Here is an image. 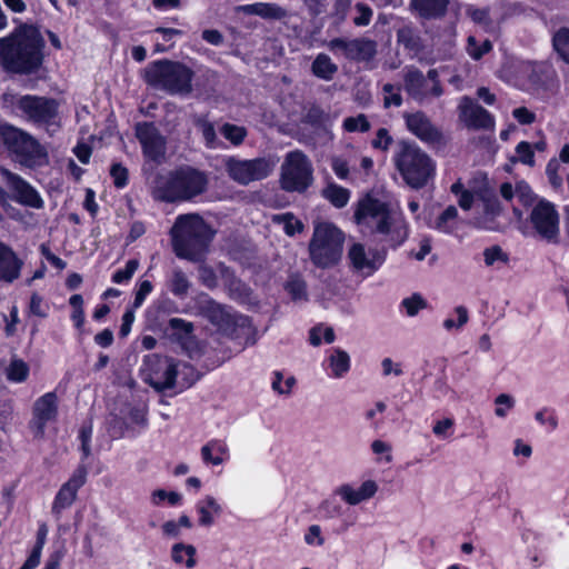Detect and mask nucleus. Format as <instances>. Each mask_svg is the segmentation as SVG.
<instances>
[{
    "mask_svg": "<svg viewBox=\"0 0 569 569\" xmlns=\"http://www.w3.org/2000/svg\"><path fill=\"white\" fill-rule=\"evenodd\" d=\"M355 9L357 11V16L352 20L353 24L357 27L368 26L373 14L372 9L368 4L361 2L357 3Z\"/></svg>",
    "mask_w": 569,
    "mask_h": 569,
    "instance_id": "obj_47",
    "label": "nucleus"
},
{
    "mask_svg": "<svg viewBox=\"0 0 569 569\" xmlns=\"http://www.w3.org/2000/svg\"><path fill=\"white\" fill-rule=\"evenodd\" d=\"M247 16H258L267 20H282L288 17V11L274 2H256L239 6L236 9Z\"/></svg>",
    "mask_w": 569,
    "mask_h": 569,
    "instance_id": "obj_26",
    "label": "nucleus"
},
{
    "mask_svg": "<svg viewBox=\"0 0 569 569\" xmlns=\"http://www.w3.org/2000/svg\"><path fill=\"white\" fill-rule=\"evenodd\" d=\"M391 446L382 440H373L371 443V450L376 455H385V461L387 463L392 461Z\"/></svg>",
    "mask_w": 569,
    "mask_h": 569,
    "instance_id": "obj_63",
    "label": "nucleus"
},
{
    "mask_svg": "<svg viewBox=\"0 0 569 569\" xmlns=\"http://www.w3.org/2000/svg\"><path fill=\"white\" fill-rule=\"evenodd\" d=\"M88 469L86 466L80 465L70 479L62 485L60 490L58 491L53 505L52 511L54 513H60L61 510L69 508L77 498L78 490L86 483L87 481Z\"/></svg>",
    "mask_w": 569,
    "mask_h": 569,
    "instance_id": "obj_22",
    "label": "nucleus"
},
{
    "mask_svg": "<svg viewBox=\"0 0 569 569\" xmlns=\"http://www.w3.org/2000/svg\"><path fill=\"white\" fill-rule=\"evenodd\" d=\"M199 513V525L202 527H211L214 523V518L222 512L221 506L214 497L206 496L203 500L197 505Z\"/></svg>",
    "mask_w": 569,
    "mask_h": 569,
    "instance_id": "obj_28",
    "label": "nucleus"
},
{
    "mask_svg": "<svg viewBox=\"0 0 569 569\" xmlns=\"http://www.w3.org/2000/svg\"><path fill=\"white\" fill-rule=\"evenodd\" d=\"M200 282L209 289H212L218 283V278L213 269L207 264H201L198 268Z\"/></svg>",
    "mask_w": 569,
    "mask_h": 569,
    "instance_id": "obj_51",
    "label": "nucleus"
},
{
    "mask_svg": "<svg viewBox=\"0 0 569 569\" xmlns=\"http://www.w3.org/2000/svg\"><path fill=\"white\" fill-rule=\"evenodd\" d=\"M284 288L293 301H307V283L300 276H290Z\"/></svg>",
    "mask_w": 569,
    "mask_h": 569,
    "instance_id": "obj_35",
    "label": "nucleus"
},
{
    "mask_svg": "<svg viewBox=\"0 0 569 569\" xmlns=\"http://www.w3.org/2000/svg\"><path fill=\"white\" fill-rule=\"evenodd\" d=\"M458 217V210L455 206L447 207L443 212L437 218L435 228L443 233L452 231L451 222Z\"/></svg>",
    "mask_w": 569,
    "mask_h": 569,
    "instance_id": "obj_41",
    "label": "nucleus"
},
{
    "mask_svg": "<svg viewBox=\"0 0 569 569\" xmlns=\"http://www.w3.org/2000/svg\"><path fill=\"white\" fill-rule=\"evenodd\" d=\"M139 267V262L136 259L129 260L126 263L123 269L117 270L112 277V281L116 283H121L123 281H128L131 279L133 273L137 271Z\"/></svg>",
    "mask_w": 569,
    "mask_h": 569,
    "instance_id": "obj_48",
    "label": "nucleus"
},
{
    "mask_svg": "<svg viewBox=\"0 0 569 569\" xmlns=\"http://www.w3.org/2000/svg\"><path fill=\"white\" fill-rule=\"evenodd\" d=\"M58 416V396L56 392H47L38 398L32 407V419L29 427L36 437L44 435L46 426L56 421Z\"/></svg>",
    "mask_w": 569,
    "mask_h": 569,
    "instance_id": "obj_16",
    "label": "nucleus"
},
{
    "mask_svg": "<svg viewBox=\"0 0 569 569\" xmlns=\"http://www.w3.org/2000/svg\"><path fill=\"white\" fill-rule=\"evenodd\" d=\"M192 77L193 72L188 67L168 60L151 63L144 72L149 84L172 94H189L192 91Z\"/></svg>",
    "mask_w": 569,
    "mask_h": 569,
    "instance_id": "obj_8",
    "label": "nucleus"
},
{
    "mask_svg": "<svg viewBox=\"0 0 569 569\" xmlns=\"http://www.w3.org/2000/svg\"><path fill=\"white\" fill-rule=\"evenodd\" d=\"M313 182V168L310 159L300 150L286 154L280 168V186L288 192H303Z\"/></svg>",
    "mask_w": 569,
    "mask_h": 569,
    "instance_id": "obj_9",
    "label": "nucleus"
},
{
    "mask_svg": "<svg viewBox=\"0 0 569 569\" xmlns=\"http://www.w3.org/2000/svg\"><path fill=\"white\" fill-rule=\"evenodd\" d=\"M403 81L406 92L419 103H423L431 97L437 98L442 94L436 69H430L427 76H423L417 68H407Z\"/></svg>",
    "mask_w": 569,
    "mask_h": 569,
    "instance_id": "obj_12",
    "label": "nucleus"
},
{
    "mask_svg": "<svg viewBox=\"0 0 569 569\" xmlns=\"http://www.w3.org/2000/svg\"><path fill=\"white\" fill-rule=\"evenodd\" d=\"M44 39L38 28L21 24L0 38V66L7 72L31 74L43 62Z\"/></svg>",
    "mask_w": 569,
    "mask_h": 569,
    "instance_id": "obj_1",
    "label": "nucleus"
},
{
    "mask_svg": "<svg viewBox=\"0 0 569 569\" xmlns=\"http://www.w3.org/2000/svg\"><path fill=\"white\" fill-rule=\"evenodd\" d=\"M272 221L274 223L282 224L286 234L289 237L300 233L303 230V223L290 212L276 214L273 216Z\"/></svg>",
    "mask_w": 569,
    "mask_h": 569,
    "instance_id": "obj_37",
    "label": "nucleus"
},
{
    "mask_svg": "<svg viewBox=\"0 0 569 569\" xmlns=\"http://www.w3.org/2000/svg\"><path fill=\"white\" fill-rule=\"evenodd\" d=\"M559 169H560V162L555 158L548 162L547 168H546V173L549 179V182L556 189H558L562 186V179L558 174Z\"/></svg>",
    "mask_w": 569,
    "mask_h": 569,
    "instance_id": "obj_53",
    "label": "nucleus"
},
{
    "mask_svg": "<svg viewBox=\"0 0 569 569\" xmlns=\"http://www.w3.org/2000/svg\"><path fill=\"white\" fill-rule=\"evenodd\" d=\"M495 402H496V405L499 406V407L496 408L495 412L500 418L506 417L507 409H511L513 407V405H515V400L512 399V397L507 395V393L499 395L496 398Z\"/></svg>",
    "mask_w": 569,
    "mask_h": 569,
    "instance_id": "obj_59",
    "label": "nucleus"
},
{
    "mask_svg": "<svg viewBox=\"0 0 569 569\" xmlns=\"http://www.w3.org/2000/svg\"><path fill=\"white\" fill-rule=\"evenodd\" d=\"M512 116L521 124H530L536 120V114L526 107L516 108L512 111Z\"/></svg>",
    "mask_w": 569,
    "mask_h": 569,
    "instance_id": "obj_64",
    "label": "nucleus"
},
{
    "mask_svg": "<svg viewBox=\"0 0 569 569\" xmlns=\"http://www.w3.org/2000/svg\"><path fill=\"white\" fill-rule=\"evenodd\" d=\"M170 234L178 258L199 262L208 252L214 231L198 213H187L177 217Z\"/></svg>",
    "mask_w": 569,
    "mask_h": 569,
    "instance_id": "obj_3",
    "label": "nucleus"
},
{
    "mask_svg": "<svg viewBox=\"0 0 569 569\" xmlns=\"http://www.w3.org/2000/svg\"><path fill=\"white\" fill-rule=\"evenodd\" d=\"M530 223L536 234L550 243L559 241V214L548 201H539L531 210Z\"/></svg>",
    "mask_w": 569,
    "mask_h": 569,
    "instance_id": "obj_13",
    "label": "nucleus"
},
{
    "mask_svg": "<svg viewBox=\"0 0 569 569\" xmlns=\"http://www.w3.org/2000/svg\"><path fill=\"white\" fill-rule=\"evenodd\" d=\"M393 139L389 134L388 130L386 128H380L376 133V138L372 140V147L387 151Z\"/></svg>",
    "mask_w": 569,
    "mask_h": 569,
    "instance_id": "obj_57",
    "label": "nucleus"
},
{
    "mask_svg": "<svg viewBox=\"0 0 569 569\" xmlns=\"http://www.w3.org/2000/svg\"><path fill=\"white\" fill-rule=\"evenodd\" d=\"M136 136L147 158L160 161L164 157L166 139L153 123H138L136 126Z\"/></svg>",
    "mask_w": 569,
    "mask_h": 569,
    "instance_id": "obj_20",
    "label": "nucleus"
},
{
    "mask_svg": "<svg viewBox=\"0 0 569 569\" xmlns=\"http://www.w3.org/2000/svg\"><path fill=\"white\" fill-rule=\"evenodd\" d=\"M327 47L330 51H340L345 58L357 62H370L378 53L377 41L366 37L335 38L328 42Z\"/></svg>",
    "mask_w": 569,
    "mask_h": 569,
    "instance_id": "obj_14",
    "label": "nucleus"
},
{
    "mask_svg": "<svg viewBox=\"0 0 569 569\" xmlns=\"http://www.w3.org/2000/svg\"><path fill=\"white\" fill-rule=\"evenodd\" d=\"M196 126L200 130L206 141V146L211 149L216 148L218 144V139L213 124L204 118H198L196 120Z\"/></svg>",
    "mask_w": 569,
    "mask_h": 569,
    "instance_id": "obj_43",
    "label": "nucleus"
},
{
    "mask_svg": "<svg viewBox=\"0 0 569 569\" xmlns=\"http://www.w3.org/2000/svg\"><path fill=\"white\" fill-rule=\"evenodd\" d=\"M29 375L28 365L21 359H12L6 370L7 379L13 382H23Z\"/></svg>",
    "mask_w": 569,
    "mask_h": 569,
    "instance_id": "obj_39",
    "label": "nucleus"
},
{
    "mask_svg": "<svg viewBox=\"0 0 569 569\" xmlns=\"http://www.w3.org/2000/svg\"><path fill=\"white\" fill-rule=\"evenodd\" d=\"M492 50V42L489 39H485L479 42L475 36L467 38L466 51L469 57L473 60H480L485 54Z\"/></svg>",
    "mask_w": 569,
    "mask_h": 569,
    "instance_id": "obj_38",
    "label": "nucleus"
},
{
    "mask_svg": "<svg viewBox=\"0 0 569 569\" xmlns=\"http://www.w3.org/2000/svg\"><path fill=\"white\" fill-rule=\"evenodd\" d=\"M516 152L518 154L519 161H521L522 163L528 166L535 164L533 151L529 142L521 141L520 143H518Z\"/></svg>",
    "mask_w": 569,
    "mask_h": 569,
    "instance_id": "obj_54",
    "label": "nucleus"
},
{
    "mask_svg": "<svg viewBox=\"0 0 569 569\" xmlns=\"http://www.w3.org/2000/svg\"><path fill=\"white\" fill-rule=\"evenodd\" d=\"M322 196L336 208H343L350 199V191L343 187L331 183L322 190Z\"/></svg>",
    "mask_w": 569,
    "mask_h": 569,
    "instance_id": "obj_33",
    "label": "nucleus"
},
{
    "mask_svg": "<svg viewBox=\"0 0 569 569\" xmlns=\"http://www.w3.org/2000/svg\"><path fill=\"white\" fill-rule=\"evenodd\" d=\"M1 174L7 186L14 192L18 202L36 209L43 207L40 194L26 180L6 169L1 170Z\"/></svg>",
    "mask_w": 569,
    "mask_h": 569,
    "instance_id": "obj_23",
    "label": "nucleus"
},
{
    "mask_svg": "<svg viewBox=\"0 0 569 569\" xmlns=\"http://www.w3.org/2000/svg\"><path fill=\"white\" fill-rule=\"evenodd\" d=\"M212 447H213V445H209V443H206L204 446H202L201 458H202L203 462H206V463H211L213 466H220L223 463L224 458L221 456H214L213 455L214 451H213Z\"/></svg>",
    "mask_w": 569,
    "mask_h": 569,
    "instance_id": "obj_62",
    "label": "nucleus"
},
{
    "mask_svg": "<svg viewBox=\"0 0 569 569\" xmlns=\"http://www.w3.org/2000/svg\"><path fill=\"white\" fill-rule=\"evenodd\" d=\"M222 136L229 140L231 143L238 146L242 143L247 136V130L244 127L224 123L220 129Z\"/></svg>",
    "mask_w": 569,
    "mask_h": 569,
    "instance_id": "obj_44",
    "label": "nucleus"
},
{
    "mask_svg": "<svg viewBox=\"0 0 569 569\" xmlns=\"http://www.w3.org/2000/svg\"><path fill=\"white\" fill-rule=\"evenodd\" d=\"M329 366L332 375L336 378H341L350 369V357L345 350L337 348L329 357Z\"/></svg>",
    "mask_w": 569,
    "mask_h": 569,
    "instance_id": "obj_34",
    "label": "nucleus"
},
{
    "mask_svg": "<svg viewBox=\"0 0 569 569\" xmlns=\"http://www.w3.org/2000/svg\"><path fill=\"white\" fill-rule=\"evenodd\" d=\"M207 176L191 167L180 168L168 174H158L153 181V198L166 202L187 201L203 193Z\"/></svg>",
    "mask_w": 569,
    "mask_h": 569,
    "instance_id": "obj_4",
    "label": "nucleus"
},
{
    "mask_svg": "<svg viewBox=\"0 0 569 569\" xmlns=\"http://www.w3.org/2000/svg\"><path fill=\"white\" fill-rule=\"evenodd\" d=\"M177 375L178 363L172 358L152 357L144 380L154 390L162 392L176 386Z\"/></svg>",
    "mask_w": 569,
    "mask_h": 569,
    "instance_id": "obj_15",
    "label": "nucleus"
},
{
    "mask_svg": "<svg viewBox=\"0 0 569 569\" xmlns=\"http://www.w3.org/2000/svg\"><path fill=\"white\" fill-rule=\"evenodd\" d=\"M348 259L352 270L362 276H371L385 261V252L379 250L367 251L362 243H352L348 250Z\"/></svg>",
    "mask_w": 569,
    "mask_h": 569,
    "instance_id": "obj_19",
    "label": "nucleus"
},
{
    "mask_svg": "<svg viewBox=\"0 0 569 569\" xmlns=\"http://www.w3.org/2000/svg\"><path fill=\"white\" fill-rule=\"evenodd\" d=\"M342 128L348 132H367L370 129V122L362 113L357 117H348L343 120Z\"/></svg>",
    "mask_w": 569,
    "mask_h": 569,
    "instance_id": "obj_45",
    "label": "nucleus"
},
{
    "mask_svg": "<svg viewBox=\"0 0 569 569\" xmlns=\"http://www.w3.org/2000/svg\"><path fill=\"white\" fill-rule=\"evenodd\" d=\"M23 261L18 258L14 251L0 242V281L13 282L20 277Z\"/></svg>",
    "mask_w": 569,
    "mask_h": 569,
    "instance_id": "obj_25",
    "label": "nucleus"
},
{
    "mask_svg": "<svg viewBox=\"0 0 569 569\" xmlns=\"http://www.w3.org/2000/svg\"><path fill=\"white\" fill-rule=\"evenodd\" d=\"M403 119L408 131L422 142L432 144L442 142V132L432 123L425 112H407L403 114Z\"/></svg>",
    "mask_w": 569,
    "mask_h": 569,
    "instance_id": "obj_21",
    "label": "nucleus"
},
{
    "mask_svg": "<svg viewBox=\"0 0 569 569\" xmlns=\"http://www.w3.org/2000/svg\"><path fill=\"white\" fill-rule=\"evenodd\" d=\"M198 313L209 320L220 331L229 332L236 326L234 317L220 303L212 300L207 293L196 298Z\"/></svg>",
    "mask_w": 569,
    "mask_h": 569,
    "instance_id": "obj_17",
    "label": "nucleus"
},
{
    "mask_svg": "<svg viewBox=\"0 0 569 569\" xmlns=\"http://www.w3.org/2000/svg\"><path fill=\"white\" fill-rule=\"evenodd\" d=\"M0 142L14 156L16 160L27 168L41 167L48 163V152L30 133L12 124L0 126Z\"/></svg>",
    "mask_w": 569,
    "mask_h": 569,
    "instance_id": "obj_7",
    "label": "nucleus"
},
{
    "mask_svg": "<svg viewBox=\"0 0 569 569\" xmlns=\"http://www.w3.org/2000/svg\"><path fill=\"white\" fill-rule=\"evenodd\" d=\"M169 328L173 331V335L182 343L187 345L193 341V325L192 322L186 321L181 318H171L169 320Z\"/></svg>",
    "mask_w": 569,
    "mask_h": 569,
    "instance_id": "obj_32",
    "label": "nucleus"
},
{
    "mask_svg": "<svg viewBox=\"0 0 569 569\" xmlns=\"http://www.w3.org/2000/svg\"><path fill=\"white\" fill-rule=\"evenodd\" d=\"M552 43L560 58L569 63V28L558 30L553 36Z\"/></svg>",
    "mask_w": 569,
    "mask_h": 569,
    "instance_id": "obj_40",
    "label": "nucleus"
},
{
    "mask_svg": "<svg viewBox=\"0 0 569 569\" xmlns=\"http://www.w3.org/2000/svg\"><path fill=\"white\" fill-rule=\"evenodd\" d=\"M385 93L383 103L385 107L389 108L391 106L399 107L402 103V97L398 89L395 88L391 83H386L382 88Z\"/></svg>",
    "mask_w": 569,
    "mask_h": 569,
    "instance_id": "obj_49",
    "label": "nucleus"
},
{
    "mask_svg": "<svg viewBox=\"0 0 569 569\" xmlns=\"http://www.w3.org/2000/svg\"><path fill=\"white\" fill-rule=\"evenodd\" d=\"M515 193H516V197L518 198V200L523 206L532 204L535 196H533L531 188L529 187V184L527 182H525V181L517 182V184L515 187Z\"/></svg>",
    "mask_w": 569,
    "mask_h": 569,
    "instance_id": "obj_50",
    "label": "nucleus"
},
{
    "mask_svg": "<svg viewBox=\"0 0 569 569\" xmlns=\"http://www.w3.org/2000/svg\"><path fill=\"white\" fill-rule=\"evenodd\" d=\"M401 305L409 317H415L420 310L427 307L426 300L419 293L403 299Z\"/></svg>",
    "mask_w": 569,
    "mask_h": 569,
    "instance_id": "obj_46",
    "label": "nucleus"
},
{
    "mask_svg": "<svg viewBox=\"0 0 569 569\" xmlns=\"http://www.w3.org/2000/svg\"><path fill=\"white\" fill-rule=\"evenodd\" d=\"M455 311L457 312L458 315V322L456 323L452 319H446L443 321V327L447 329V330H451L453 328H461L463 325L467 323L468 321V311L465 307L462 306H459L455 309Z\"/></svg>",
    "mask_w": 569,
    "mask_h": 569,
    "instance_id": "obj_60",
    "label": "nucleus"
},
{
    "mask_svg": "<svg viewBox=\"0 0 569 569\" xmlns=\"http://www.w3.org/2000/svg\"><path fill=\"white\" fill-rule=\"evenodd\" d=\"M355 219L358 224L371 230L377 239L390 248H397L408 237L405 222L395 217L387 202L372 194L359 200Z\"/></svg>",
    "mask_w": 569,
    "mask_h": 569,
    "instance_id": "obj_2",
    "label": "nucleus"
},
{
    "mask_svg": "<svg viewBox=\"0 0 569 569\" xmlns=\"http://www.w3.org/2000/svg\"><path fill=\"white\" fill-rule=\"evenodd\" d=\"M168 288L173 296L184 298L191 288V282L180 268H174L168 280Z\"/></svg>",
    "mask_w": 569,
    "mask_h": 569,
    "instance_id": "obj_31",
    "label": "nucleus"
},
{
    "mask_svg": "<svg viewBox=\"0 0 569 569\" xmlns=\"http://www.w3.org/2000/svg\"><path fill=\"white\" fill-rule=\"evenodd\" d=\"M320 510L325 513L327 518H336L341 516L342 507L333 499H326L320 505Z\"/></svg>",
    "mask_w": 569,
    "mask_h": 569,
    "instance_id": "obj_58",
    "label": "nucleus"
},
{
    "mask_svg": "<svg viewBox=\"0 0 569 569\" xmlns=\"http://www.w3.org/2000/svg\"><path fill=\"white\" fill-rule=\"evenodd\" d=\"M448 0H411L410 9L423 19H437L446 14Z\"/></svg>",
    "mask_w": 569,
    "mask_h": 569,
    "instance_id": "obj_27",
    "label": "nucleus"
},
{
    "mask_svg": "<svg viewBox=\"0 0 569 569\" xmlns=\"http://www.w3.org/2000/svg\"><path fill=\"white\" fill-rule=\"evenodd\" d=\"M343 241V232L333 223L328 221L316 222L308 247L311 262L321 269L336 266L342 256Z\"/></svg>",
    "mask_w": 569,
    "mask_h": 569,
    "instance_id": "obj_6",
    "label": "nucleus"
},
{
    "mask_svg": "<svg viewBox=\"0 0 569 569\" xmlns=\"http://www.w3.org/2000/svg\"><path fill=\"white\" fill-rule=\"evenodd\" d=\"M393 163L403 181L416 190L426 187L435 177L436 162L412 141H398Z\"/></svg>",
    "mask_w": 569,
    "mask_h": 569,
    "instance_id": "obj_5",
    "label": "nucleus"
},
{
    "mask_svg": "<svg viewBox=\"0 0 569 569\" xmlns=\"http://www.w3.org/2000/svg\"><path fill=\"white\" fill-rule=\"evenodd\" d=\"M311 72L315 77L319 79L330 81L338 72V66L331 60V58L328 54L319 53L311 64Z\"/></svg>",
    "mask_w": 569,
    "mask_h": 569,
    "instance_id": "obj_30",
    "label": "nucleus"
},
{
    "mask_svg": "<svg viewBox=\"0 0 569 569\" xmlns=\"http://www.w3.org/2000/svg\"><path fill=\"white\" fill-rule=\"evenodd\" d=\"M501 206L497 198L487 199L485 202V217L478 220L477 224L486 229H495L489 221V217L495 218L501 213Z\"/></svg>",
    "mask_w": 569,
    "mask_h": 569,
    "instance_id": "obj_42",
    "label": "nucleus"
},
{
    "mask_svg": "<svg viewBox=\"0 0 569 569\" xmlns=\"http://www.w3.org/2000/svg\"><path fill=\"white\" fill-rule=\"evenodd\" d=\"M378 483L375 480L368 479L365 480L358 489H355L349 483H343L336 489V495L346 503L357 506L373 498L378 492Z\"/></svg>",
    "mask_w": 569,
    "mask_h": 569,
    "instance_id": "obj_24",
    "label": "nucleus"
},
{
    "mask_svg": "<svg viewBox=\"0 0 569 569\" xmlns=\"http://www.w3.org/2000/svg\"><path fill=\"white\" fill-rule=\"evenodd\" d=\"M17 108L34 124L49 127L57 123L59 102L53 98L26 94L17 100Z\"/></svg>",
    "mask_w": 569,
    "mask_h": 569,
    "instance_id": "obj_10",
    "label": "nucleus"
},
{
    "mask_svg": "<svg viewBox=\"0 0 569 569\" xmlns=\"http://www.w3.org/2000/svg\"><path fill=\"white\" fill-rule=\"evenodd\" d=\"M453 425L455 422L451 418L438 420L432 427V432L439 438H449L451 436Z\"/></svg>",
    "mask_w": 569,
    "mask_h": 569,
    "instance_id": "obj_56",
    "label": "nucleus"
},
{
    "mask_svg": "<svg viewBox=\"0 0 569 569\" xmlns=\"http://www.w3.org/2000/svg\"><path fill=\"white\" fill-rule=\"evenodd\" d=\"M224 166L228 176L242 186L267 178L273 169L271 161L266 158L238 159L229 157L226 159Z\"/></svg>",
    "mask_w": 569,
    "mask_h": 569,
    "instance_id": "obj_11",
    "label": "nucleus"
},
{
    "mask_svg": "<svg viewBox=\"0 0 569 569\" xmlns=\"http://www.w3.org/2000/svg\"><path fill=\"white\" fill-rule=\"evenodd\" d=\"M397 39L400 44L406 49L419 52L422 49V43L419 34L411 27H403L398 30Z\"/></svg>",
    "mask_w": 569,
    "mask_h": 569,
    "instance_id": "obj_36",
    "label": "nucleus"
},
{
    "mask_svg": "<svg viewBox=\"0 0 569 569\" xmlns=\"http://www.w3.org/2000/svg\"><path fill=\"white\" fill-rule=\"evenodd\" d=\"M305 542L308 546L321 547L325 543V538L321 533V528L318 525H312L308 528L305 535Z\"/></svg>",
    "mask_w": 569,
    "mask_h": 569,
    "instance_id": "obj_55",
    "label": "nucleus"
},
{
    "mask_svg": "<svg viewBox=\"0 0 569 569\" xmlns=\"http://www.w3.org/2000/svg\"><path fill=\"white\" fill-rule=\"evenodd\" d=\"M459 119L470 130H492L495 118L469 97H462L458 107Z\"/></svg>",
    "mask_w": 569,
    "mask_h": 569,
    "instance_id": "obj_18",
    "label": "nucleus"
},
{
    "mask_svg": "<svg viewBox=\"0 0 569 569\" xmlns=\"http://www.w3.org/2000/svg\"><path fill=\"white\" fill-rule=\"evenodd\" d=\"M196 553L197 550L192 545L178 542L171 547L170 557L177 566L192 569L197 565Z\"/></svg>",
    "mask_w": 569,
    "mask_h": 569,
    "instance_id": "obj_29",
    "label": "nucleus"
},
{
    "mask_svg": "<svg viewBox=\"0 0 569 569\" xmlns=\"http://www.w3.org/2000/svg\"><path fill=\"white\" fill-rule=\"evenodd\" d=\"M110 174L117 188H123L128 183V169L121 163H113L110 169Z\"/></svg>",
    "mask_w": 569,
    "mask_h": 569,
    "instance_id": "obj_52",
    "label": "nucleus"
},
{
    "mask_svg": "<svg viewBox=\"0 0 569 569\" xmlns=\"http://www.w3.org/2000/svg\"><path fill=\"white\" fill-rule=\"evenodd\" d=\"M485 257V263L487 266H492L497 260L507 261V256L503 253L500 247L493 246L490 248H487L483 251Z\"/></svg>",
    "mask_w": 569,
    "mask_h": 569,
    "instance_id": "obj_61",
    "label": "nucleus"
}]
</instances>
